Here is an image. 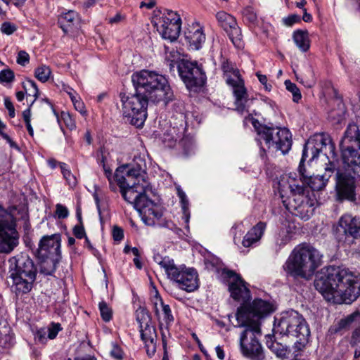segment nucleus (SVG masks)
<instances>
[{"instance_id": "1", "label": "nucleus", "mask_w": 360, "mask_h": 360, "mask_svg": "<svg viewBox=\"0 0 360 360\" xmlns=\"http://www.w3.org/2000/svg\"><path fill=\"white\" fill-rule=\"evenodd\" d=\"M131 81L136 93L120 94L121 112L131 124L141 127L147 117L148 101L167 104L173 100L174 94L166 77L153 71L136 72L132 75Z\"/></svg>"}, {"instance_id": "2", "label": "nucleus", "mask_w": 360, "mask_h": 360, "mask_svg": "<svg viewBox=\"0 0 360 360\" xmlns=\"http://www.w3.org/2000/svg\"><path fill=\"white\" fill-rule=\"evenodd\" d=\"M115 175L122 195L133 205L142 221L148 226L160 224L162 209L148 197L151 186L146 174L124 165L116 169Z\"/></svg>"}, {"instance_id": "3", "label": "nucleus", "mask_w": 360, "mask_h": 360, "mask_svg": "<svg viewBox=\"0 0 360 360\" xmlns=\"http://www.w3.org/2000/svg\"><path fill=\"white\" fill-rule=\"evenodd\" d=\"M226 274L229 278V291L231 297L236 301L243 302L236 314L238 326L245 328L240 338L261 336V321L274 311V305L262 299H255L250 304H246L251 299L247 283L232 271H227Z\"/></svg>"}, {"instance_id": "4", "label": "nucleus", "mask_w": 360, "mask_h": 360, "mask_svg": "<svg viewBox=\"0 0 360 360\" xmlns=\"http://www.w3.org/2000/svg\"><path fill=\"white\" fill-rule=\"evenodd\" d=\"M343 170L336 175V197L338 200H355V178L360 177V131L349 124L340 144Z\"/></svg>"}, {"instance_id": "5", "label": "nucleus", "mask_w": 360, "mask_h": 360, "mask_svg": "<svg viewBox=\"0 0 360 360\" xmlns=\"http://www.w3.org/2000/svg\"><path fill=\"white\" fill-rule=\"evenodd\" d=\"M314 286L326 301L334 304H351L360 295L358 276L340 266L324 268L315 280Z\"/></svg>"}, {"instance_id": "6", "label": "nucleus", "mask_w": 360, "mask_h": 360, "mask_svg": "<svg viewBox=\"0 0 360 360\" xmlns=\"http://www.w3.org/2000/svg\"><path fill=\"white\" fill-rule=\"evenodd\" d=\"M335 145L333 144L330 136L326 134H320L310 139L306 143L299 165V172L302 181L307 184L312 190L319 191L323 189L327 184L328 179L333 172L335 167L333 163L325 168L326 172L323 175L309 176L304 174L303 162L307 157L311 156L309 161L314 160L317 158L320 152L324 151L326 154L328 152L334 155Z\"/></svg>"}, {"instance_id": "7", "label": "nucleus", "mask_w": 360, "mask_h": 360, "mask_svg": "<svg viewBox=\"0 0 360 360\" xmlns=\"http://www.w3.org/2000/svg\"><path fill=\"white\" fill-rule=\"evenodd\" d=\"M321 257L322 255L313 246L302 243L293 248L283 269L288 276L309 280L321 265Z\"/></svg>"}, {"instance_id": "8", "label": "nucleus", "mask_w": 360, "mask_h": 360, "mask_svg": "<svg viewBox=\"0 0 360 360\" xmlns=\"http://www.w3.org/2000/svg\"><path fill=\"white\" fill-rule=\"evenodd\" d=\"M298 181L292 174H284L278 181L279 190L281 193L288 190L291 192L288 204L283 201L286 209L301 219L307 220L313 214V204L303 194V186Z\"/></svg>"}, {"instance_id": "9", "label": "nucleus", "mask_w": 360, "mask_h": 360, "mask_svg": "<svg viewBox=\"0 0 360 360\" xmlns=\"http://www.w3.org/2000/svg\"><path fill=\"white\" fill-rule=\"evenodd\" d=\"M226 83L232 86L236 98V110L241 115L249 114L248 109V94L239 71L228 60L221 65Z\"/></svg>"}, {"instance_id": "10", "label": "nucleus", "mask_w": 360, "mask_h": 360, "mask_svg": "<svg viewBox=\"0 0 360 360\" xmlns=\"http://www.w3.org/2000/svg\"><path fill=\"white\" fill-rule=\"evenodd\" d=\"M257 141L264 143L269 149L280 150L283 155L288 153L292 146V135L286 128L261 126L257 129Z\"/></svg>"}, {"instance_id": "11", "label": "nucleus", "mask_w": 360, "mask_h": 360, "mask_svg": "<svg viewBox=\"0 0 360 360\" xmlns=\"http://www.w3.org/2000/svg\"><path fill=\"white\" fill-rule=\"evenodd\" d=\"M274 336H292L293 338H308L310 330L302 316L296 311L286 312L277 324H274Z\"/></svg>"}, {"instance_id": "12", "label": "nucleus", "mask_w": 360, "mask_h": 360, "mask_svg": "<svg viewBox=\"0 0 360 360\" xmlns=\"http://www.w3.org/2000/svg\"><path fill=\"white\" fill-rule=\"evenodd\" d=\"M60 236L59 234L44 236L39 243L38 254L44 261L41 264V272L51 275L56 269L57 257L60 253Z\"/></svg>"}, {"instance_id": "13", "label": "nucleus", "mask_w": 360, "mask_h": 360, "mask_svg": "<svg viewBox=\"0 0 360 360\" xmlns=\"http://www.w3.org/2000/svg\"><path fill=\"white\" fill-rule=\"evenodd\" d=\"M18 244V234L13 214L0 205V252H9Z\"/></svg>"}, {"instance_id": "14", "label": "nucleus", "mask_w": 360, "mask_h": 360, "mask_svg": "<svg viewBox=\"0 0 360 360\" xmlns=\"http://www.w3.org/2000/svg\"><path fill=\"white\" fill-rule=\"evenodd\" d=\"M178 72L181 79L190 90L202 86L207 79L205 72L195 62L182 61L178 64Z\"/></svg>"}, {"instance_id": "15", "label": "nucleus", "mask_w": 360, "mask_h": 360, "mask_svg": "<svg viewBox=\"0 0 360 360\" xmlns=\"http://www.w3.org/2000/svg\"><path fill=\"white\" fill-rule=\"evenodd\" d=\"M155 25L158 32L163 39L174 41L179 36L181 19L176 12L167 10Z\"/></svg>"}, {"instance_id": "16", "label": "nucleus", "mask_w": 360, "mask_h": 360, "mask_svg": "<svg viewBox=\"0 0 360 360\" xmlns=\"http://www.w3.org/2000/svg\"><path fill=\"white\" fill-rule=\"evenodd\" d=\"M168 278L178 283L179 287L187 292H193L198 288V275L192 268L184 266H175Z\"/></svg>"}, {"instance_id": "17", "label": "nucleus", "mask_w": 360, "mask_h": 360, "mask_svg": "<svg viewBox=\"0 0 360 360\" xmlns=\"http://www.w3.org/2000/svg\"><path fill=\"white\" fill-rule=\"evenodd\" d=\"M335 234L338 240L347 235L360 238V217L349 214L342 215L335 228Z\"/></svg>"}, {"instance_id": "18", "label": "nucleus", "mask_w": 360, "mask_h": 360, "mask_svg": "<svg viewBox=\"0 0 360 360\" xmlns=\"http://www.w3.org/2000/svg\"><path fill=\"white\" fill-rule=\"evenodd\" d=\"M217 20L220 25L227 32L233 44L238 47L241 46V30L238 26L233 16L224 11L216 14Z\"/></svg>"}, {"instance_id": "19", "label": "nucleus", "mask_w": 360, "mask_h": 360, "mask_svg": "<svg viewBox=\"0 0 360 360\" xmlns=\"http://www.w3.org/2000/svg\"><path fill=\"white\" fill-rule=\"evenodd\" d=\"M13 260L15 267L11 269V273L36 279L37 269L31 259L27 256H20L14 257Z\"/></svg>"}, {"instance_id": "20", "label": "nucleus", "mask_w": 360, "mask_h": 360, "mask_svg": "<svg viewBox=\"0 0 360 360\" xmlns=\"http://www.w3.org/2000/svg\"><path fill=\"white\" fill-rule=\"evenodd\" d=\"M295 230L296 226L294 222L289 220H285L282 222L274 240L275 248L277 251L280 250L292 240Z\"/></svg>"}, {"instance_id": "21", "label": "nucleus", "mask_w": 360, "mask_h": 360, "mask_svg": "<svg viewBox=\"0 0 360 360\" xmlns=\"http://www.w3.org/2000/svg\"><path fill=\"white\" fill-rule=\"evenodd\" d=\"M243 354L252 360H263L264 355L257 339H240Z\"/></svg>"}, {"instance_id": "22", "label": "nucleus", "mask_w": 360, "mask_h": 360, "mask_svg": "<svg viewBox=\"0 0 360 360\" xmlns=\"http://www.w3.org/2000/svg\"><path fill=\"white\" fill-rule=\"evenodd\" d=\"M136 319L139 323L141 338H152L155 330L151 325V319L148 310L139 307L136 311Z\"/></svg>"}, {"instance_id": "23", "label": "nucleus", "mask_w": 360, "mask_h": 360, "mask_svg": "<svg viewBox=\"0 0 360 360\" xmlns=\"http://www.w3.org/2000/svg\"><path fill=\"white\" fill-rule=\"evenodd\" d=\"M11 289L17 295L28 293L32 288L35 279L11 273Z\"/></svg>"}, {"instance_id": "24", "label": "nucleus", "mask_w": 360, "mask_h": 360, "mask_svg": "<svg viewBox=\"0 0 360 360\" xmlns=\"http://www.w3.org/2000/svg\"><path fill=\"white\" fill-rule=\"evenodd\" d=\"M58 24L65 33L72 32L79 27L80 18L77 13L70 10L59 16Z\"/></svg>"}, {"instance_id": "25", "label": "nucleus", "mask_w": 360, "mask_h": 360, "mask_svg": "<svg viewBox=\"0 0 360 360\" xmlns=\"http://www.w3.org/2000/svg\"><path fill=\"white\" fill-rule=\"evenodd\" d=\"M153 302L155 314L160 323L164 322L168 324L173 321L174 317L170 307L163 302L158 292L155 293Z\"/></svg>"}, {"instance_id": "26", "label": "nucleus", "mask_w": 360, "mask_h": 360, "mask_svg": "<svg viewBox=\"0 0 360 360\" xmlns=\"http://www.w3.org/2000/svg\"><path fill=\"white\" fill-rule=\"evenodd\" d=\"M186 39L190 46L195 50H198L205 41V35L202 29L199 26H192L185 33Z\"/></svg>"}, {"instance_id": "27", "label": "nucleus", "mask_w": 360, "mask_h": 360, "mask_svg": "<svg viewBox=\"0 0 360 360\" xmlns=\"http://www.w3.org/2000/svg\"><path fill=\"white\" fill-rule=\"evenodd\" d=\"M266 223L259 221L253 226L243 237L242 244L245 248H249L259 241L264 233Z\"/></svg>"}, {"instance_id": "28", "label": "nucleus", "mask_w": 360, "mask_h": 360, "mask_svg": "<svg viewBox=\"0 0 360 360\" xmlns=\"http://www.w3.org/2000/svg\"><path fill=\"white\" fill-rule=\"evenodd\" d=\"M177 195L180 199V202L181 205V210L183 212L182 219L185 223L186 229H188V222L190 219V212L188 210V200L187 199L186 193L183 191L179 186H176Z\"/></svg>"}, {"instance_id": "29", "label": "nucleus", "mask_w": 360, "mask_h": 360, "mask_svg": "<svg viewBox=\"0 0 360 360\" xmlns=\"http://www.w3.org/2000/svg\"><path fill=\"white\" fill-rule=\"evenodd\" d=\"M293 41L302 51H307L309 49V39L307 31L297 30L294 32Z\"/></svg>"}, {"instance_id": "30", "label": "nucleus", "mask_w": 360, "mask_h": 360, "mask_svg": "<svg viewBox=\"0 0 360 360\" xmlns=\"http://www.w3.org/2000/svg\"><path fill=\"white\" fill-rule=\"evenodd\" d=\"M154 261L162 268L167 276L172 272L176 264L172 259L169 257H162L160 255L156 254L153 257Z\"/></svg>"}, {"instance_id": "31", "label": "nucleus", "mask_w": 360, "mask_h": 360, "mask_svg": "<svg viewBox=\"0 0 360 360\" xmlns=\"http://www.w3.org/2000/svg\"><path fill=\"white\" fill-rule=\"evenodd\" d=\"M61 325L59 323L51 322L48 327L41 328L38 331L39 338H56L59 331L62 330Z\"/></svg>"}, {"instance_id": "32", "label": "nucleus", "mask_w": 360, "mask_h": 360, "mask_svg": "<svg viewBox=\"0 0 360 360\" xmlns=\"http://www.w3.org/2000/svg\"><path fill=\"white\" fill-rule=\"evenodd\" d=\"M266 345L277 356L283 357L286 355L287 347L278 342L277 339H268Z\"/></svg>"}, {"instance_id": "33", "label": "nucleus", "mask_w": 360, "mask_h": 360, "mask_svg": "<svg viewBox=\"0 0 360 360\" xmlns=\"http://www.w3.org/2000/svg\"><path fill=\"white\" fill-rule=\"evenodd\" d=\"M60 167L64 179L70 188H74L77 184L76 176L71 172L67 164L60 162Z\"/></svg>"}, {"instance_id": "34", "label": "nucleus", "mask_w": 360, "mask_h": 360, "mask_svg": "<svg viewBox=\"0 0 360 360\" xmlns=\"http://www.w3.org/2000/svg\"><path fill=\"white\" fill-rule=\"evenodd\" d=\"M23 88L25 91L27 99L29 97L34 98V99L31 101V105H32L36 100L39 93L37 84L33 80H27L25 83H23Z\"/></svg>"}, {"instance_id": "35", "label": "nucleus", "mask_w": 360, "mask_h": 360, "mask_svg": "<svg viewBox=\"0 0 360 360\" xmlns=\"http://www.w3.org/2000/svg\"><path fill=\"white\" fill-rule=\"evenodd\" d=\"M34 75L39 81L46 82L51 75V70L49 66L42 65L35 69Z\"/></svg>"}, {"instance_id": "36", "label": "nucleus", "mask_w": 360, "mask_h": 360, "mask_svg": "<svg viewBox=\"0 0 360 360\" xmlns=\"http://www.w3.org/2000/svg\"><path fill=\"white\" fill-rule=\"evenodd\" d=\"M354 322L360 323V313L355 311L338 322V329H344Z\"/></svg>"}, {"instance_id": "37", "label": "nucleus", "mask_w": 360, "mask_h": 360, "mask_svg": "<svg viewBox=\"0 0 360 360\" xmlns=\"http://www.w3.org/2000/svg\"><path fill=\"white\" fill-rule=\"evenodd\" d=\"M243 20L250 24L255 25L257 21V15L251 6L245 7L243 11Z\"/></svg>"}, {"instance_id": "38", "label": "nucleus", "mask_w": 360, "mask_h": 360, "mask_svg": "<svg viewBox=\"0 0 360 360\" xmlns=\"http://www.w3.org/2000/svg\"><path fill=\"white\" fill-rule=\"evenodd\" d=\"M285 85L287 90L292 93L293 101L297 103L302 98L300 89L290 80H286L285 82Z\"/></svg>"}, {"instance_id": "39", "label": "nucleus", "mask_w": 360, "mask_h": 360, "mask_svg": "<svg viewBox=\"0 0 360 360\" xmlns=\"http://www.w3.org/2000/svg\"><path fill=\"white\" fill-rule=\"evenodd\" d=\"M98 307L102 319L105 322L110 321L111 319V310L107 304L102 301L99 303Z\"/></svg>"}, {"instance_id": "40", "label": "nucleus", "mask_w": 360, "mask_h": 360, "mask_svg": "<svg viewBox=\"0 0 360 360\" xmlns=\"http://www.w3.org/2000/svg\"><path fill=\"white\" fill-rule=\"evenodd\" d=\"M145 347L146 349L147 355L149 357H152L155 352L157 348V340L158 339H145Z\"/></svg>"}, {"instance_id": "41", "label": "nucleus", "mask_w": 360, "mask_h": 360, "mask_svg": "<svg viewBox=\"0 0 360 360\" xmlns=\"http://www.w3.org/2000/svg\"><path fill=\"white\" fill-rule=\"evenodd\" d=\"M14 73L10 69L1 70L0 72V83H10L14 79Z\"/></svg>"}, {"instance_id": "42", "label": "nucleus", "mask_w": 360, "mask_h": 360, "mask_svg": "<svg viewBox=\"0 0 360 360\" xmlns=\"http://www.w3.org/2000/svg\"><path fill=\"white\" fill-rule=\"evenodd\" d=\"M72 102L77 111L79 112L83 116H86L87 115L85 105L79 96L75 99L72 98Z\"/></svg>"}, {"instance_id": "43", "label": "nucleus", "mask_w": 360, "mask_h": 360, "mask_svg": "<svg viewBox=\"0 0 360 360\" xmlns=\"http://www.w3.org/2000/svg\"><path fill=\"white\" fill-rule=\"evenodd\" d=\"M55 214L58 219H65L69 216V211L65 206L58 203L56 205Z\"/></svg>"}, {"instance_id": "44", "label": "nucleus", "mask_w": 360, "mask_h": 360, "mask_svg": "<svg viewBox=\"0 0 360 360\" xmlns=\"http://www.w3.org/2000/svg\"><path fill=\"white\" fill-rule=\"evenodd\" d=\"M308 72L310 75L309 78L304 79L303 78H300L297 76V79L302 83L306 87L311 88L315 84V77L314 74L311 68L308 69Z\"/></svg>"}, {"instance_id": "45", "label": "nucleus", "mask_w": 360, "mask_h": 360, "mask_svg": "<svg viewBox=\"0 0 360 360\" xmlns=\"http://www.w3.org/2000/svg\"><path fill=\"white\" fill-rule=\"evenodd\" d=\"M17 30V27L9 22H4L1 26V31L2 33L11 35Z\"/></svg>"}, {"instance_id": "46", "label": "nucleus", "mask_w": 360, "mask_h": 360, "mask_svg": "<svg viewBox=\"0 0 360 360\" xmlns=\"http://www.w3.org/2000/svg\"><path fill=\"white\" fill-rule=\"evenodd\" d=\"M73 234L78 239H82L84 237H86V232L83 224H79L74 226Z\"/></svg>"}, {"instance_id": "47", "label": "nucleus", "mask_w": 360, "mask_h": 360, "mask_svg": "<svg viewBox=\"0 0 360 360\" xmlns=\"http://www.w3.org/2000/svg\"><path fill=\"white\" fill-rule=\"evenodd\" d=\"M101 153H102L101 162L103 164V169H104V172H105V174L106 177L108 178V179L109 181L110 187H111V186L112 184V172H111L110 168V167H107L106 165H105V157L104 156V154H103V152L102 150H101Z\"/></svg>"}, {"instance_id": "48", "label": "nucleus", "mask_w": 360, "mask_h": 360, "mask_svg": "<svg viewBox=\"0 0 360 360\" xmlns=\"http://www.w3.org/2000/svg\"><path fill=\"white\" fill-rule=\"evenodd\" d=\"M6 108L8 110L10 117L13 118L15 116V108L11 99L6 96L4 99Z\"/></svg>"}, {"instance_id": "49", "label": "nucleus", "mask_w": 360, "mask_h": 360, "mask_svg": "<svg viewBox=\"0 0 360 360\" xmlns=\"http://www.w3.org/2000/svg\"><path fill=\"white\" fill-rule=\"evenodd\" d=\"M30 59V56L28 53L24 51H20L17 57V63L21 65L25 66L27 63H28Z\"/></svg>"}, {"instance_id": "50", "label": "nucleus", "mask_w": 360, "mask_h": 360, "mask_svg": "<svg viewBox=\"0 0 360 360\" xmlns=\"http://www.w3.org/2000/svg\"><path fill=\"white\" fill-rule=\"evenodd\" d=\"M167 58L170 60L169 66L172 70L176 64L178 63L179 53L177 52H170L169 56L167 55Z\"/></svg>"}, {"instance_id": "51", "label": "nucleus", "mask_w": 360, "mask_h": 360, "mask_svg": "<svg viewBox=\"0 0 360 360\" xmlns=\"http://www.w3.org/2000/svg\"><path fill=\"white\" fill-rule=\"evenodd\" d=\"M300 20V16L297 15H292L283 19L285 25L292 26L293 24Z\"/></svg>"}, {"instance_id": "52", "label": "nucleus", "mask_w": 360, "mask_h": 360, "mask_svg": "<svg viewBox=\"0 0 360 360\" xmlns=\"http://www.w3.org/2000/svg\"><path fill=\"white\" fill-rule=\"evenodd\" d=\"M343 114V110H341V112L340 113H338L337 115L334 110H332L331 112H329L328 117L330 120L335 121L337 122H340L342 119Z\"/></svg>"}, {"instance_id": "53", "label": "nucleus", "mask_w": 360, "mask_h": 360, "mask_svg": "<svg viewBox=\"0 0 360 360\" xmlns=\"http://www.w3.org/2000/svg\"><path fill=\"white\" fill-rule=\"evenodd\" d=\"M257 77L259 81L264 86L265 89L267 91H270L271 89V85L267 84L266 76L257 72Z\"/></svg>"}, {"instance_id": "54", "label": "nucleus", "mask_w": 360, "mask_h": 360, "mask_svg": "<svg viewBox=\"0 0 360 360\" xmlns=\"http://www.w3.org/2000/svg\"><path fill=\"white\" fill-rule=\"evenodd\" d=\"M123 238V230L118 226H114V240L120 241Z\"/></svg>"}, {"instance_id": "55", "label": "nucleus", "mask_w": 360, "mask_h": 360, "mask_svg": "<svg viewBox=\"0 0 360 360\" xmlns=\"http://www.w3.org/2000/svg\"><path fill=\"white\" fill-rule=\"evenodd\" d=\"M124 352L117 345H114V359L122 360L123 358Z\"/></svg>"}, {"instance_id": "56", "label": "nucleus", "mask_w": 360, "mask_h": 360, "mask_svg": "<svg viewBox=\"0 0 360 360\" xmlns=\"http://www.w3.org/2000/svg\"><path fill=\"white\" fill-rule=\"evenodd\" d=\"M22 117L25 124L31 122V110L30 108L22 112Z\"/></svg>"}, {"instance_id": "57", "label": "nucleus", "mask_w": 360, "mask_h": 360, "mask_svg": "<svg viewBox=\"0 0 360 360\" xmlns=\"http://www.w3.org/2000/svg\"><path fill=\"white\" fill-rule=\"evenodd\" d=\"M63 89L69 95L71 101H72V98L75 99L79 97L77 94L73 91V89L70 86H65Z\"/></svg>"}, {"instance_id": "58", "label": "nucleus", "mask_w": 360, "mask_h": 360, "mask_svg": "<svg viewBox=\"0 0 360 360\" xmlns=\"http://www.w3.org/2000/svg\"><path fill=\"white\" fill-rule=\"evenodd\" d=\"M155 5V1L154 0H150L148 3L142 1L140 4L141 8H147L148 9L153 8Z\"/></svg>"}, {"instance_id": "59", "label": "nucleus", "mask_w": 360, "mask_h": 360, "mask_svg": "<svg viewBox=\"0 0 360 360\" xmlns=\"http://www.w3.org/2000/svg\"><path fill=\"white\" fill-rule=\"evenodd\" d=\"M64 120L66 125L69 128L73 129L75 127V122L72 120L71 117L69 115H68L67 117H64Z\"/></svg>"}, {"instance_id": "60", "label": "nucleus", "mask_w": 360, "mask_h": 360, "mask_svg": "<svg viewBox=\"0 0 360 360\" xmlns=\"http://www.w3.org/2000/svg\"><path fill=\"white\" fill-rule=\"evenodd\" d=\"M303 11H304V15H303V17H302L303 20L304 22H311L312 20L311 15L307 12V9L306 8H304Z\"/></svg>"}, {"instance_id": "61", "label": "nucleus", "mask_w": 360, "mask_h": 360, "mask_svg": "<svg viewBox=\"0 0 360 360\" xmlns=\"http://www.w3.org/2000/svg\"><path fill=\"white\" fill-rule=\"evenodd\" d=\"M125 19V15L121 13H117L114 15V22H122Z\"/></svg>"}, {"instance_id": "62", "label": "nucleus", "mask_w": 360, "mask_h": 360, "mask_svg": "<svg viewBox=\"0 0 360 360\" xmlns=\"http://www.w3.org/2000/svg\"><path fill=\"white\" fill-rule=\"evenodd\" d=\"M216 352L217 354V357L219 359L223 360L224 359V357H225L224 352L223 349L219 346H217L216 347Z\"/></svg>"}, {"instance_id": "63", "label": "nucleus", "mask_w": 360, "mask_h": 360, "mask_svg": "<svg viewBox=\"0 0 360 360\" xmlns=\"http://www.w3.org/2000/svg\"><path fill=\"white\" fill-rule=\"evenodd\" d=\"M162 346L164 348V356L162 358V360H169L167 356V342L165 339H162Z\"/></svg>"}, {"instance_id": "64", "label": "nucleus", "mask_w": 360, "mask_h": 360, "mask_svg": "<svg viewBox=\"0 0 360 360\" xmlns=\"http://www.w3.org/2000/svg\"><path fill=\"white\" fill-rule=\"evenodd\" d=\"M16 7L22 6L27 0H11Z\"/></svg>"}]
</instances>
